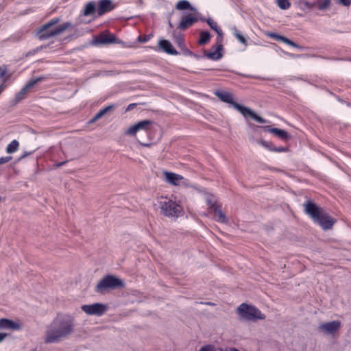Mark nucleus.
I'll use <instances>...</instances> for the list:
<instances>
[{"label":"nucleus","instance_id":"17","mask_svg":"<svg viewBox=\"0 0 351 351\" xmlns=\"http://www.w3.org/2000/svg\"><path fill=\"white\" fill-rule=\"evenodd\" d=\"M264 129L267 130L269 132L274 134L276 136L281 139L285 140L289 137V134L284 130L278 128H271L269 126L264 127Z\"/></svg>","mask_w":351,"mask_h":351},{"label":"nucleus","instance_id":"41","mask_svg":"<svg viewBox=\"0 0 351 351\" xmlns=\"http://www.w3.org/2000/svg\"><path fill=\"white\" fill-rule=\"evenodd\" d=\"M271 150L278 152H285L286 149L284 147H278V148H271Z\"/></svg>","mask_w":351,"mask_h":351},{"label":"nucleus","instance_id":"13","mask_svg":"<svg viewBox=\"0 0 351 351\" xmlns=\"http://www.w3.org/2000/svg\"><path fill=\"white\" fill-rule=\"evenodd\" d=\"M115 5L110 0H99L97 5V12L99 16L113 10Z\"/></svg>","mask_w":351,"mask_h":351},{"label":"nucleus","instance_id":"33","mask_svg":"<svg viewBox=\"0 0 351 351\" xmlns=\"http://www.w3.org/2000/svg\"><path fill=\"white\" fill-rule=\"evenodd\" d=\"M10 75H8L4 78L2 83L0 84V95L7 88L8 86L6 84V82L10 79Z\"/></svg>","mask_w":351,"mask_h":351},{"label":"nucleus","instance_id":"35","mask_svg":"<svg viewBox=\"0 0 351 351\" xmlns=\"http://www.w3.org/2000/svg\"><path fill=\"white\" fill-rule=\"evenodd\" d=\"M7 73H8V66H7V65H3V70H2L0 72V79L1 80V82H3V80H4L5 77H6L8 75H10V74H7Z\"/></svg>","mask_w":351,"mask_h":351},{"label":"nucleus","instance_id":"7","mask_svg":"<svg viewBox=\"0 0 351 351\" xmlns=\"http://www.w3.org/2000/svg\"><path fill=\"white\" fill-rule=\"evenodd\" d=\"M239 315L245 320L256 321L265 319L266 316L261 311L254 306L247 304H241L237 308Z\"/></svg>","mask_w":351,"mask_h":351},{"label":"nucleus","instance_id":"23","mask_svg":"<svg viewBox=\"0 0 351 351\" xmlns=\"http://www.w3.org/2000/svg\"><path fill=\"white\" fill-rule=\"evenodd\" d=\"M96 10V4L94 1H90L86 4L84 14L85 16H90L95 13Z\"/></svg>","mask_w":351,"mask_h":351},{"label":"nucleus","instance_id":"15","mask_svg":"<svg viewBox=\"0 0 351 351\" xmlns=\"http://www.w3.org/2000/svg\"><path fill=\"white\" fill-rule=\"evenodd\" d=\"M21 326L19 323L6 318L0 319V329L16 330L21 329Z\"/></svg>","mask_w":351,"mask_h":351},{"label":"nucleus","instance_id":"46","mask_svg":"<svg viewBox=\"0 0 351 351\" xmlns=\"http://www.w3.org/2000/svg\"><path fill=\"white\" fill-rule=\"evenodd\" d=\"M226 351H239V350L237 348H230L229 350H226Z\"/></svg>","mask_w":351,"mask_h":351},{"label":"nucleus","instance_id":"11","mask_svg":"<svg viewBox=\"0 0 351 351\" xmlns=\"http://www.w3.org/2000/svg\"><path fill=\"white\" fill-rule=\"evenodd\" d=\"M162 173L165 180L170 184L180 186L186 184V179L181 175L168 171H164Z\"/></svg>","mask_w":351,"mask_h":351},{"label":"nucleus","instance_id":"37","mask_svg":"<svg viewBox=\"0 0 351 351\" xmlns=\"http://www.w3.org/2000/svg\"><path fill=\"white\" fill-rule=\"evenodd\" d=\"M282 42L287 44L288 45L292 46V47H298L296 43H295L294 42L291 41V40L288 39L286 37L283 38Z\"/></svg>","mask_w":351,"mask_h":351},{"label":"nucleus","instance_id":"20","mask_svg":"<svg viewBox=\"0 0 351 351\" xmlns=\"http://www.w3.org/2000/svg\"><path fill=\"white\" fill-rule=\"evenodd\" d=\"M176 8L178 10H190L195 12L197 10L195 8L191 6V3L187 0L179 1L176 5Z\"/></svg>","mask_w":351,"mask_h":351},{"label":"nucleus","instance_id":"31","mask_svg":"<svg viewBox=\"0 0 351 351\" xmlns=\"http://www.w3.org/2000/svg\"><path fill=\"white\" fill-rule=\"evenodd\" d=\"M206 202H207V204L210 208V209H212V210L214 209L215 207L217 206L216 205L215 198V197L213 195H208V196H207V197H206Z\"/></svg>","mask_w":351,"mask_h":351},{"label":"nucleus","instance_id":"47","mask_svg":"<svg viewBox=\"0 0 351 351\" xmlns=\"http://www.w3.org/2000/svg\"><path fill=\"white\" fill-rule=\"evenodd\" d=\"M182 38H180V40L178 41V44H179L180 45H182Z\"/></svg>","mask_w":351,"mask_h":351},{"label":"nucleus","instance_id":"14","mask_svg":"<svg viewBox=\"0 0 351 351\" xmlns=\"http://www.w3.org/2000/svg\"><path fill=\"white\" fill-rule=\"evenodd\" d=\"M39 81H40V78L30 80L19 93L15 95L14 100L16 103H18L25 99L29 89L32 88Z\"/></svg>","mask_w":351,"mask_h":351},{"label":"nucleus","instance_id":"49","mask_svg":"<svg viewBox=\"0 0 351 351\" xmlns=\"http://www.w3.org/2000/svg\"><path fill=\"white\" fill-rule=\"evenodd\" d=\"M30 351H35V350H30Z\"/></svg>","mask_w":351,"mask_h":351},{"label":"nucleus","instance_id":"32","mask_svg":"<svg viewBox=\"0 0 351 351\" xmlns=\"http://www.w3.org/2000/svg\"><path fill=\"white\" fill-rule=\"evenodd\" d=\"M265 35L269 38H271L276 40H280V41H282V39L284 38V36H280V35H278L277 34L272 33V32H266Z\"/></svg>","mask_w":351,"mask_h":351},{"label":"nucleus","instance_id":"18","mask_svg":"<svg viewBox=\"0 0 351 351\" xmlns=\"http://www.w3.org/2000/svg\"><path fill=\"white\" fill-rule=\"evenodd\" d=\"M212 210L213 212L214 219L216 221L220 223H226L228 221L225 214L222 212L219 206L215 207Z\"/></svg>","mask_w":351,"mask_h":351},{"label":"nucleus","instance_id":"4","mask_svg":"<svg viewBox=\"0 0 351 351\" xmlns=\"http://www.w3.org/2000/svg\"><path fill=\"white\" fill-rule=\"evenodd\" d=\"M158 202L162 214L166 217L178 218L184 213L182 206L172 197L161 196Z\"/></svg>","mask_w":351,"mask_h":351},{"label":"nucleus","instance_id":"8","mask_svg":"<svg viewBox=\"0 0 351 351\" xmlns=\"http://www.w3.org/2000/svg\"><path fill=\"white\" fill-rule=\"evenodd\" d=\"M71 26V23L66 22L62 25L56 27H51L49 26L46 27V24H44L37 32V36L41 40H47L48 38L54 37L57 35L62 34L63 32L66 30Z\"/></svg>","mask_w":351,"mask_h":351},{"label":"nucleus","instance_id":"40","mask_svg":"<svg viewBox=\"0 0 351 351\" xmlns=\"http://www.w3.org/2000/svg\"><path fill=\"white\" fill-rule=\"evenodd\" d=\"M136 106V104H130L126 108V111H130L134 109V108Z\"/></svg>","mask_w":351,"mask_h":351},{"label":"nucleus","instance_id":"28","mask_svg":"<svg viewBox=\"0 0 351 351\" xmlns=\"http://www.w3.org/2000/svg\"><path fill=\"white\" fill-rule=\"evenodd\" d=\"M233 34L237 39L241 43L245 45L246 39L240 33V32L234 27L232 28Z\"/></svg>","mask_w":351,"mask_h":351},{"label":"nucleus","instance_id":"21","mask_svg":"<svg viewBox=\"0 0 351 351\" xmlns=\"http://www.w3.org/2000/svg\"><path fill=\"white\" fill-rule=\"evenodd\" d=\"M114 108V106L110 105L108 106L105 107L103 109H101L93 117V119L91 120V122H95L97 120L101 118L104 115H105L107 112L111 111Z\"/></svg>","mask_w":351,"mask_h":351},{"label":"nucleus","instance_id":"22","mask_svg":"<svg viewBox=\"0 0 351 351\" xmlns=\"http://www.w3.org/2000/svg\"><path fill=\"white\" fill-rule=\"evenodd\" d=\"M115 41V37L112 34H101L99 36V42L103 44L113 43Z\"/></svg>","mask_w":351,"mask_h":351},{"label":"nucleus","instance_id":"42","mask_svg":"<svg viewBox=\"0 0 351 351\" xmlns=\"http://www.w3.org/2000/svg\"><path fill=\"white\" fill-rule=\"evenodd\" d=\"M149 38H147L146 36H139L138 37V40L141 41V42H147L148 40H149Z\"/></svg>","mask_w":351,"mask_h":351},{"label":"nucleus","instance_id":"5","mask_svg":"<svg viewBox=\"0 0 351 351\" xmlns=\"http://www.w3.org/2000/svg\"><path fill=\"white\" fill-rule=\"evenodd\" d=\"M152 126V121L148 120H143L138 122L137 123L130 126L125 132V134L129 136H134L138 132H143L147 136V139L145 140L142 137L138 138V143L143 146L149 147L152 143V138L150 137L151 128Z\"/></svg>","mask_w":351,"mask_h":351},{"label":"nucleus","instance_id":"39","mask_svg":"<svg viewBox=\"0 0 351 351\" xmlns=\"http://www.w3.org/2000/svg\"><path fill=\"white\" fill-rule=\"evenodd\" d=\"M338 3L345 6H349L351 4V0H338Z\"/></svg>","mask_w":351,"mask_h":351},{"label":"nucleus","instance_id":"12","mask_svg":"<svg viewBox=\"0 0 351 351\" xmlns=\"http://www.w3.org/2000/svg\"><path fill=\"white\" fill-rule=\"evenodd\" d=\"M340 327L341 322L339 320H335L319 324L318 326V330L324 334L332 335L337 331Z\"/></svg>","mask_w":351,"mask_h":351},{"label":"nucleus","instance_id":"24","mask_svg":"<svg viewBox=\"0 0 351 351\" xmlns=\"http://www.w3.org/2000/svg\"><path fill=\"white\" fill-rule=\"evenodd\" d=\"M19 147V143L16 140L12 141L6 147V152L9 154L16 152Z\"/></svg>","mask_w":351,"mask_h":351},{"label":"nucleus","instance_id":"38","mask_svg":"<svg viewBox=\"0 0 351 351\" xmlns=\"http://www.w3.org/2000/svg\"><path fill=\"white\" fill-rule=\"evenodd\" d=\"M12 160L11 156H3L0 158V165L5 164Z\"/></svg>","mask_w":351,"mask_h":351},{"label":"nucleus","instance_id":"1","mask_svg":"<svg viewBox=\"0 0 351 351\" xmlns=\"http://www.w3.org/2000/svg\"><path fill=\"white\" fill-rule=\"evenodd\" d=\"M75 318L69 315L58 314L47 326L44 342L57 343L67 339L75 331Z\"/></svg>","mask_w":351,"mask_h":351},{"label":"nucleus","instance_id":"27","mask_svg":"<svg viewBox=\"0 0 351 351\" xmlns=\"http://www.w3.org/2000/svg\"><path fill=\"white\" fill-rule=\"evenodd\" d=\"M210 38V34L208 32L203 31L200 33V37H199V39L198 41L199 44L204 45L209 41Z\"/></svg>","mask_w":351,"mask_h":351},{"label":"nucleus","instance_id":"3","mask_svg":"<svg viewBox=\"0 0 351 351\" xmlns=\"http://www.w3.org/2000/svg\"><path fill=\"white\" fill-rule=\"evenodd\" d=\"M215 95L220 99L221 101L232 105V106L238 110L245 119L250 117L258 123H265L267 121L261 117L256 114L250 108L241 106L234 101L233 95L229 92L217 91Z\"/></svg>","mask_w":351,"mask_h":351},{"label":"nucleus","instance_id":"6","mask_svg":"<svg viewBox=\"0 0 351 351\" xmlns=\"http://www.w3.org/2000/svg\"><path fill=\"white\" fill-rule=\"evenodd\" d=\"M124 287V283L122 280L113 275H106L95 287V291L100 293H104L106 291L109 289H115L122 288Z\"/></svg>","mask_w":351,"mask_h":351},{"label":"nucleus","instance_id":"44","mask_svg":"<svg viewBox=\"0 0 351 351\" xmlns=\"http://www.w3.org/2000/svg\"><path fill=\"white\" fill-rule=\"evenodd\" d=\"M67 162V160H65V161H63V162H58V163H56L54 165L55 167H60L61 166H62L63 165L66 164Z\"/></svg>","mask_w":351,"mask_h":351},{"label":"nucleus","instance_id":"26","mask_svg":"<svg viewBox=\"0 0 351 351\" xmlns=\"http://www.w3.org/2000/svg\"><path fill=\"white\" fill-rule=\"evenodd\" d=\"M331 0H317L315 6H317L320 10H324L329 8L330 5Z\"/></svg>","mask_w":351,"mask_h":351},{"label":"nucleus","instance_id":"43","mask_svg":"<svg viewBox=\"0 0 351 351\" xmlns=\"http://www.w3.org/2000/svg\"><path fill=\"white\" fill-rule=\"evenodd\" d=\"M262 145H263L264 147H267V148H269V149H271V148H272V147H271V145H270V143H269L268 142L263 141V142H262Z\"/></svg>","mask_w":351,"mask_h":351},{"label":"nucleus","instance_id":"25","mask_svg":"<svg viewBox=\"0 0 351 351\" xmlns=\"http://www.w3.org/2000/svg\"><path fill=\"white\" fill-rule=\"evenodd\" d=\"M207 23L208 24V25L213 29L215 30L217 34L219 36H222L223 35V32H222V30L221 29V28L218 26V24L216 21H213V19H208L207 20Z\"/></svg>","mask_w":351,"mask_h":351},{"label":"nucleus","instance_id":"30","mask_svg":"<svg viewBox=\"0 0 351 351\" xmlns=\"http://www.w3.org/2000/svg\"><path fill=\"white\" fill-rule=\"evenodd\" d=\"M299 4L300 6H302L307 9H313V8L315 7V3L308 2L307 0H300Z\"/></svg>","mask_w":351,"mask_h":351},{"label":"nucleus","instance_id":"29","mask_svg":"<svg viewBox=\"0 0 351 351\" xmlns=\"http://www.w3.org/2000/svg\"><path fill=\"white\" fill-rule=\"evenodd\" d=\"M277 4L278 7L282 10L289 9L291 6V3L289 0H277Z\"/></svg>","mask_w":351,"mask_h":351},{"label":"nucleus","instance_id":"48","mask_svg":"<svg viewBox=\"0 0 351 351\" xmlns=\"http://www.w3.org/2000/svg\"><path fill=\"white\" fill-rule=\"evenodd\" d=\"M2 70H3V66H0V72H1Z\"/></svg>","mask_w":351,"mask_h":351},{"label":"nucleus","instance_id":"9","mask_svg":"<svg viewBox=\"0 0 351 351\" xmlns=\"http://www.w3.org/2000/svg\"><path fill=\"white\" fill-rule=\"evenodd\" d=\"M82 310L88 315L101 316L106 312V306L100 303H95L83 305Z\"/></svg>","mask_w":351,"mask_h":351},{"label":"nucleus","instance_id":"34","mask_svg":"<svg viewBox=\"0 0 351 351\" xmlns=\"http://www.w3.org/2000/svg\"><path fill=\"white\" fill-rule=\"evenodd\" d=\"M60 19L59 18H53L51 21H49L48 23H45L46 27L49 26L51 28L55 27L54 26L59 23Z\"/></svg>","mask_w":351,"mask_h":351},{"label":"nucleus","instance_id":"19","mask_svg":"<svg viewBox=\"0 0 351 351\" xmlns=\"http://www.w3.org/2000/svg\"><path fill=\"white\" fill-rule=\"evenodd\" d=\"M221 50L222 46L219 45L213 51L206 53V56L210 60H218L222 57Z\"/></svg>","mask_w":351,"mask_h":351},{"label":"nucleus","instance_id":"2","mask_svg":"<svg viewBox=\"0 0 351 351\" xmlns=\"http://www.w3.org/2000/svg\"><path fill=\"white\" fill-rule=\"evenodd\" d=\"M304 206L306 213L323 229L328 230L332 227L335 220L323 208L311 202H307Z\"/></svg>","mask_w":351,"mask_h":351},{"label":"nucleus","instance_id":"16","mask_svg":"<svg viewBox=\"0 0 351 351\" xmlns=\"http://www.w3.org/2000/svg\"><path fill=\"white\" fill-rule=\"evenodd\" d=\"M158 47L160 49L168 54L177 55L178 53L171 43L167 40L162 39L159 40Z\"/></svg>","mask_w":351,"mask_h":351},{"label":"nucleus","instance_id":"10","mask_svg":"<svg viewBox=\"0 0 351 351\" xmlns=\"http://www.w3.org/2000/svg\"><path fill=\"white\" fill-rule=\"evenodd\" d=\"M198 18L199 13L197 10L196 12H193V13L186 14L182 17L178 27L182 30L186 29L196 23L198 21Z\"/></svg>","mask_w":351,"mask_h":351},{"label":"nucleus","instance_id":"36","mask_svg":"<svg viewBox=\"0 0 351 351\" xmlns=\"http://www.w3.org/2000/svg\"><path fill=\"white\" fill-rule=\"evenodd\" d=\"M199 351H216L215 347L212 345H207L202 347Z\"/></svg>","mask_w":351,"mask_h":351},{"label":"nucleus","instance_id":"45","mask_svg":"<svg viewBox=\"0 0 351 351\" xmlns=\"http://www.w3.org/2000/svg\"><path fill=\"white\" fill-rule=\"evenodd\" d=\"M5 337L6 334L0 333V342H1L5 339Z\"/></svg>","mask_w":351,"mask_h":351}]
</instances>
